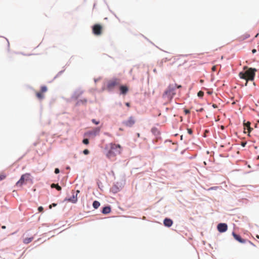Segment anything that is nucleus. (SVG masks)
<instances>
[{"instance_id": "nucleus-1", "label": "nucleus", "mask_w": 259, "mask_h": 259, "mask_svg": "<svg viewBox=\"0 0 259 259\" xmlns=\"http://www.w3.org/2000/svg\"><path fill=\"white\" fill-rule=\"evenodd\" d=\"M121 147L119 144L114 143L110 144V150L107 153V156L110 159H112L119 154L121 152Z\"/></svg>"}, {"instance_id": "nucleus-2", "label": "nucleus", "mask_w": 259, "mask_h": 259, "mask_svg": "<svg viewBox=\"0 0 259 259\" xmlns=\"http://www.w3.org/2000/svg\"><path fill=\"white\" fill-rule=\"evenodd\" d=\"M257 71L255 68H250L245 72H240L239 76L241 78L244 79L246 81L253 80L254 78L255 73Z\"/></svg>"}, {"instance_id": "nucleus-3", "label": "nucleus", "mask_w": 259, "mask_h": 259, "mask_svg": "<svg viewBox=\"0 0 259 259\" xmlns=\"http://www.w3.org/2000/svg\"><path fill=\"white\" fill-rule=\"evenodd\" d=\"M175 91V86H174L172 84L169 85L166 90L163 93L162 98L166 102L170 101L173 98L174 95L176 94Z\"/></svg>"}, {"instance_id": "nucleus-4", "label": "nucleus", "mask_w": 259, "mask_h": 259, "mask_svg": "<svg viewBox=\"0 0 259 259\" xmlns=\"http://www.w3.org/2000/svg\"><path fill=\"white\" fill-rule=\"evenodd\" d=\"M30 174L26 173L21 176L20 179L16 183V186L21 187L30 179Z\"/></svg>"}, {"instance_id": "nucleus-5", "label": "nucleus", "mask_w": 259, "mask_h": 259, "mask_svg": "<svg viewBox=\"0 0 259 259\" xmlns=\"http://www.w3.org/2000/svg\"><path fill=\"white\" fill-rule=\"evenodd\" d=\"M120 84V80L118 78H113L108 81L107 88L108 90H112L114 87Z\"/></svg>"}, {"instance_id": "nucleus-6", "label": "nucleus", "mask_w": 259, "mask_h": 259, "mask_svg": "<svg viewBox=\"0 0 259 259\" xmlns=\"http://www.w3.org/2000/svg\"><path fill=\"white\" fill-rule=\"evenodd\" d=\"M102 26L101 25L96 24L93 26V32L96 35H100L102 34Z\"/></svg>"}, {"instance_id": "nucleus-7", "label": "nucleus", "mask_w": 259, "mask_h": 259, "mask_svg": "<svg viewBox=\"0 0 259 259\" xmlns=\"http://www.w3.org/2000/svg\"><path fill=\"white\" fill-rule=\"evenodd\" d=\"M135 123V119L133 116H130L126 120L122 122V124L127 127H132Z\"/></svg>"}, {"instance_id": "nucleus-8", "label": "nucleus", "mask_w": 259, "mask_h": 259, "mask_svg": "<svg viewBox=\"0 0 259 259\" xmlns=\"http://www.w3.org/2000/svg\"><path fill=\"white\" fill-rule=\"evenodd\" d=\"M217 229L220 232H225L227 230L228 226L225 223H220L218 224Z\"/></svg>"}, {"instance_id": "nucleus-9", "label": "nucleus", "mask_w": 259, "mask_h": 259, "mask_svg": "<svg viewBox=\"0 0 259 259\" xmlns=\"http://www.w3.org/2000/svg\"><path fill=\"white\" fill-rule=\"evenodd\" d=\"M232 235L234 237V238L236 240H237L238 242L241 243H244L246 242V240L242 239L240 236H239V235H237L236 234V233H235L234 232H233L232 233Z\"/></svg>"}, {"instance_id": "nucleus-10", "label": "nucleus", "mask_w": 259, "mask_h": 259, "mask_svg": "<svg viewBox=\"0 0 259 259\" xmlns=\"http://www.w3.org/2000/svg\"><path fill=\"white\" fill-rule=\"evenodd\" d=\"M163 224L165 226L170 227L172 226L173 222L171 219L166 218L164 220Z\"/></svg>"}, {"instance_id": "nucleus-11", "label": "nucleus", "mask_w": 259, "mask_h": 259, "mask_svg": "<svg viewBox=\"0 0 259 259\" xmlns=\"http://www.w3.org/2000/svg\"><path fill=\"white\" fill-rule=\"evenodd\" d=\"M119 90L120 93L123 95H125L128 91L127 87L125 85H121L119 88Z\"/></svg>"}, {"instance_id": "nucleus-12", "label": "nucleus", "mask_w": 259, "mask_h": 259, "mask_svg": "<svg viewBox=\"0 0 259 259\" xmlns=\"http://www.w3.org/2000/svg\"><path fill=\"white\" fill-rule=\"evenodd\" d=\"M111 211V207L110 206H106L103 208L102 213L104 214L109 213Z\"/></svg>"}, {"instance_id": "nucleus-13", "label": "nucleus", "mask_w": 259, "mask_h": 259, "mask_svg": "<svg viewBox=\"0 0 259 259\" xmlns=\"http://www.w3.org/2000/svg\"><path fill=\"white\" fill-rule=\"evenodd\" d=\"M68 201L72 203H76L77 201V194L76 195H73L72 197L68 199Z\"/></svg>"}, {"instance_id": "nucleus-14", "label": "nucleus", "mask_w": 259, "mask_h": 259, "mask_svg": "<svg viewBox=\"0 0 259 259\" xmlns=\"http://www.w3.org/2000/svg\"><path fill=\"white\" fill-rule=\"evenodd\" d=\"M36 96L37 98L39 100H42L45 97L44 93L41 92H37L36 93Z\"/></svg>"}, {"instance_id": "nucleus-15", "label": "nucleus", "mask_w": 259, "mask_h": 259, "mask_svg": "<svg viewBox=\"0 0 259 259\" xmlns=\"http://www.w3.org/2000/svg\"><path fill=\"white\" fill-rule=\"evenodd\" d=\"M100 205V203L98 201H94L93 203V206L94 208L97 209Z\"/></svg>"}, {"instance_id": "nucleus-16", "label": "nucleus", "mask_w": 259, "mask_h": 259, "mask_svg": "<svg viewBox=\"0 0 259 259\" xmlns=\"http://www.w3.org/2000/svg\"><path fill=\"white\" fill-rule=\"evenodd\" d=\"M33 239V237L26 238L24 239L23 242L25 244H28L29 243L31 242L32 241Z\"/></svg>"}, {"instance_id": "nucleus-17", "label": "nucleus", "mask_w": 259, "mask_h": 259, "mask_svg": "<svg viewBox=\"0 0 259 259\" xmlns=\"http://www.w3.org/2000/svg\"><path fill=\"white\" fill-rule=\"evenodd\" d=\"M52 188H55L57 190L60 191L61 187L58 185V184H52L51 186Z\"/></svg>"}, {"instance_id": "nucleus-18", "label": "nucleus", "mask_w": 259, "mask_h": 259, "mask_svg": "<svg viewBox=\"0 0 259 259\" xmlns=\"http://www.w3.org/2000/svg\"><path fill=\"white\" fill-rule=\"evenodd\" d=\"M47 91V88L46 86H42L40 89V92L44 94Z\"/></svg>"}, {"instance_id": "nucleus-19", "label": "nucleus", "mask_w": 259, "mask_h": 259, "mask_svg": "<svg viewBox=\"0 0 259 259\" xmlns=\"http://www.w3.org/2000/svg\"><path fill=\"white\" fill-rule=\"evenodd\" d=\"M6 178V175L4 173H2L0 174V181L5 179Z\"/></svg>"}, {"instance_id": "nucleus-20", "label": "nucleus", "mask_w": 259, "mask_h": 259, "mask_svg": "<svg viewBox=\"0 0 259 259\" xmlns=\"http://www.w3.org/2000/svg\"><path fill=\"white\" fill-rule=\"evenodd\" d=\"M197 95L199 97H202L204 95V93L200 91L198 93Z\"/></svg>"}, {"instance_id": "nucleus-21", "label": "nucleus", "mask_w": 259, "mask_h": 259, "mask_svg": "<svg viewBox=\"0 0 259 259\" xmlns=\"http://www.w3.org/2000/svg\"><path fill=\"white\" fill-rule=\"evenodd\" d=\"M82 143L85 145H87L89 143V140L88 139H84L82 141Z\"/></svg>"}, {"instance_id": "nucleus-22", "label": "nucleus", "mask_w": 259, "mask_h": 259, "mask_svg": "<svg viewBox=\"0 0 259 259\" xmlns=\"http://www.w3.org/2000/svg\"><path fill=\"white\" fill-rule=\"evenodd\" d=\"M92 121L93 123H94V124H96V125H98L99 123V121H97L96 119H93L92 120Z\"/></svg>"}, {"instance_id": "nucleus-23", "label": "nucleus", "mask_w": 259, "mask_h": 259, "mask_svg": "<svg viewBox=\"0 0 259 259\" xmlns=\"http://www.w3.org/2000/svg\"><path fill=\"white\" fill-rule=\"evenodd\" d=\"M250 122H248L246 124V126H247V128H248V132H250V130H251V128H250Z\"/></svg>"}, {"instance_id": "nucleus-24", "label": "nucleus", "mask_w": 259, "mask_h": 259, "mask_svg": "<svg viewBox=\"0 0 259 259\" xmlns=\"http://www.w3.org/2000/svg\"><path fill=\"white\" fill-rule=\"evenodd\" d=\"M89 151L88 149H85L83 150V153L85 155H88L89 153Z\"/></svg>"}, {"instance_id": "nucleus-25", "label": "nucleus", "mask_w": 259, "mask_h": 259, "mask_svg": "<svg viewBox=\"0 0 259 259\" xmlns=\"http://www.w3.org/2000/svg\"><path fill=\"white\" fill-rule=\"evenodd\" d=\"M187 131L190 135H191L193 133V131L191 128H188Z\"/></svg>"}, {"instance_id": "nucleus-26", "label": "nucleus", "mask_w": 259, "mask_h": 259, "mask_svg": "<svg viewBox=\"0 0 259 259\" xmlns=\"http://www.w3.org/2000/svg\"><path fill=\"white\" fill-rule=\"evenodd\" d=\"M38 210L39 212H41L43 211L44 210V208L42 207V206H39L38 208Z\"/></svg>"}, {"instance_id": "nucleus-27", "label": "nucleus", "mask_w": 259, "mask_h": 259, "mask_svg": "<svg viewBox=\"0 0 259 259\" xmlns=\"http://www.w3.org/2000/svg\"><path fill=\"white\" fill-rule=\"evenodd\" d=\"M216 69H217V66L216 65H214L213 66L212 68H211V70L212 71H215L216 70Z\"/></svg>"}, {"instance_id": "nucleus-28", "label": "nucleus", "mask_w": 259, "mask_h": 259, "mask_svg": "<svg viewBox=\"0 0 259 259\" xmlns=\"http://www.w3.org/2000/svg\"><path fill=\"white\" fill-rule=\"evenodd\" d=\"M59 172H60V170H59V168H55V174H57L59 173Z\"/></svg>"}, {"instance_id": "nucleus-29", "label": "nucleus", "mask_w": 259, "mask_h": 259, "mask_svg": "<svg viewBox=\"0 0 259 259\" xmlns=\"http://www.w3.org/2000/svg\"><path fill=\"white\" fill-rule=\"evenodd\" d=\"M57 205V204L56 203H52V204L50 205L49 208L51 209L52 208V206H56Z\"/></svg>"}, {"instance_id": "nucleus-30", "label": "nucleus", "mask_w": 259, "mask_h": 259, "mask_svg": "<svg viewBox=\"0 0 259 259\" xmlns=\"http://www.w3.org/2000/svg\"><path fill=\"white\" fill-rule=\"evenodd\" d=\"M173 85L175 86V88L177 87L178 89L181 88L182 87L181 85H177V84H175V85Z\"/></svg>"}, {"instance_id": "nucleus-31", "label": "nucleus", "mask_w": 259, "mask_h": 259, "mask_svg": "<svg viewBox=\"0 0 259 259\" xmlns=\"http://www.w3.org/2000/svg\"><path fill=\"white\" fill-rule=\"evenodd\" d=\"M217 187H211L210 188H209L208 190H215L217 189Z\"/></svg>"}, {"instance_id": "nucleus-32", "label": "nucleus", "mask_w": 259, "mask_h": 259, "mask_svg": "<svg viewBox=\"0 0 259 259\" xmlns=\"http://www.w3.org/2000/svg\"><path fill=\"white\" fill-rule=\"evenodd\" d=\"M185 112L186 114H189L190 113V111L189 110L186 109L185 110Z\"/></svg>"}, {"instance_id": "nucleus-33", "label": "nucleus", "mask_w": 259, "mask_h": 259, "mask_svg": "<svg viewBox=\"0 0 259 259\" xmlns=\"http://www.w3.org/2000/svg\"><path fill=\"white\" fill-rule=\"evenodd\" d=\"M246 143H244V142H242V143H241V145H242V146H243V147H245V145H246Z\"/></svg>"}, {"instance_id": "nucleus-34", "label": "nucleus", "mask_w": 259, "mask_h": 259, "mask_svg": "<svg viewBox=\"0 0 259 259\" xmlns=\"http://www.w3.org/2000/svg\"><path fill=\"white\" fill-rule=\"evenodd\" d=\"M212 107H213L214 108H218V106H217L216 104H213V105H212Z\"/></svg>"}, {"instance_id": "nucleus-35", "label": "nucleus", "mask_w": 259, "mask_h": 259, "mask_svg": "<svg viewBox=\"0 0 259 259\" xmlns=\"http://www.w3.org/2000/svg\"><path fill=\"white\" fill-rule=\"evenodd\" d=\"M256 50L255 49H253V50H252V53L253 54H254V53H256Z\"/></svg>"}, {"instance_id": "nucleus-36", "label": "nucleus", "mask_w": 259, "mask_h": 259, "mask_svg": "<svg viewBox=\"0 0 259 259\" xmlns=\"http://www.w3.org/2000/svg\"><path fill=\"white\" fill-rule=\"evenodd\" d=\"M125 105L127 107H130V104L128 102L126 103H125Z\"/></svg>"}, {"instance_id": "nucleus-37", "label": "nucleus", "mask_w": 259, "mask_h": 259, "mask_svg": "<svg viewBox=\"0 0 259 259\" xmlns=\"http://www.w3.org/2000/svg\"><path fill=\"white\" fill-rule=\"evenodd\" d=\"M2 229H5L6 228V226H3L2 227Z\"/></svg>"}, {"instance_id": "nucleus-38", "label": "nucleus", "mask_w": 259, "mask_h": 259, "mask_svg": "<svg viewBox=\"0 0 259 259\" xmlns=\"http://www.w3.org/2000/svg\"><path fill=\"white\" fill-rule=\"evenodd\" d=\"M258 34L257 33L255 36V37H256L257 36H258Z\"/></svg>"}, {"instance_id": "nucleus-39", "label": "nucleus", "mask_w": 259, "mask_h": 259, "mask_svg": "<svg viewBox=\"0 0 259 259\" xmlns=\"http://www.w3.org/2000/svg\"><path fill=\"white\" fill-rule=\"evenodd\" d=\"M97 130H98V132H99L100 131V128H97Z\"/></svg>"}, {"instance_id": "nucleus-40", "label": "nucleus", "mask_w": 259, "mask_h": 259, "mask_svg": "<svg viewBox=\"0 0 259 259\" xmlns=\"http://www.w3.org/2000/svg\"><path fill=\"white\" fill-rule=\"evenodd\" d=\"M256 237H257V238H259V236H258V235H257V236H256Z\"/></svg>"}, {"instance_id": "nucleus-41", "label": "nucleus", "mask_w": 259, "mask_h": 259, "mask_svg": "<svg viewBox=\"0 0 259 259\" xmlns=\"http://www.w3.org/2000/svg\"><path fill=\"white\" fill-rule=\"evenodd\" d=\"M203 81V80H200V82H202Z\"/></svg>"}, {"instance_id": "nucleus-42", "label": "nucleus", "mask_w": 259, "mask_h": 259, "mask_svg": "<svg viewBox=\"0 0 259 259\" xmlns=\"http://www.w3.org/2000/svg\"><path fill=\"white\" fill-rule=\"evenodd\" d=\"M138 136L140 137V134H138Z\"/></svg>"}, {"instance_id": "nucleus-43", "label": "nucleus", "mask_w": 259, "mask_h": 259, "mask_svg": "<svg viewBox=\"0 0 259 259\" xmlns=\"http://www.w3.org/2000/svg\"><path fill=\"white\" fill-rule=\"evenodd\" d=\"M79 190H77V193H79Z\"/></svg>"}, {"instance_id": "nucleus-44", "label": "nucleus", "mask_w": 259, "mask_h": 259, "mask_svg": "<svg viewBox=\"0 0 259 259\" xmlns=\"http://www.w3.org/2000/svg\"><path fill=\"white\" fill-rule=\"evenodd\" d=\"M202 110H203L202 108L200 110V111H202Z\"/></svg>"}, {"instance_id": "nucleus-45", "label": "nucleus", "mask_w": 259, "mask_h": 259, "mask_svg": "<svg viewBox=\"0 0 259 259\" xmlns=\"http://www.w3.org/2000/svg\"><path fill=\"white\" fill-rule=\"evenodd\" d=\"M257 158L259 159V156H258Z\"/></svg>"}]
</instances>
